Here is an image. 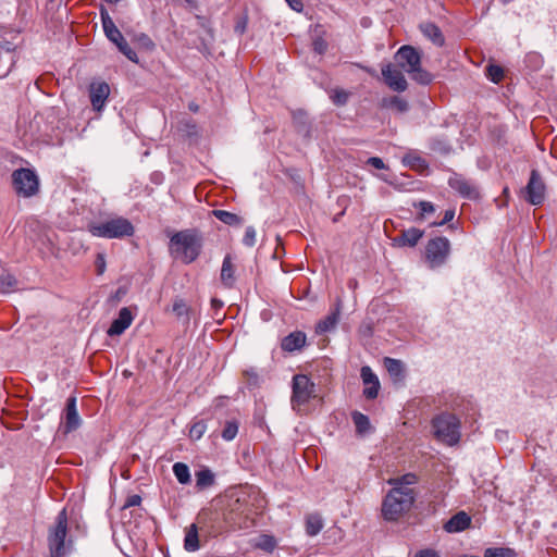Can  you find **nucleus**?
Masks as SVG:
<instances>
[{
	"instance_id": "nucleus-25",
	"label": "nucleus",
	"mask_w": 557,
	"mask_h": 557,
	"mask_svg": "<svg viewBox=\"0 0 557 557\" xmlns=\"http://www.w3.org/2000/svg\"><path fill=\"white\" fill-rule=\"evenodd\" d=\"M199 524L191 523L186 530L185 539H184V548L187 552H196L200 548L199 544Z\"/></svg>"
},
{
	"instance_id": "nucleus-42",
	"label": "nucleus",
	"mask_w": 557,
	"mask_h": 557,
	"mask_svg": "<svg viewBox=\"0 0 557 557\" xmlns=\"http://www.w3.org/2000/svg\"><path fill=\"white\" fill-rule=\"evenodd\" d=\"M207 430V424L203 420L194 422L189 429V437L194 441H198L202 437Z\"/></svg>"
},
{
	"instance_id": "nucleus-1",
	"label": "nucleus",
	"mask_w": 557,
	"mask_h": 557,
	"mask_svg": "<svg viewBox=\"0 0 557 557\" xmlns=\"http://www.w3.org/2000/svg\"><path fill=\"white\" fill-rule=\"evenodd\" d=\"M201 250L202 236L196 228L178 231L170 237V255L184 264L193 263L200 256Z\"/></svg>"
},
{
	"instance_id": "nucleus-12",
	"label": "nucleus",
	"mask_w": 557,
	"mask_h": 557,
	"mask_svg": "<svg viewBox=\"0 0 557 557\" xmlns=\"http://www.w3.org/2000/svg\"><path fill=\"white\" fill-rule=\"evenodd\" d=\"M545 190L546 187L539 171L533 169L525 186V200L533 206H540L545 200Z\"/></svg>"
},
{
	"instance_id": "nucleus-20",
	"label": "nucleus",
	"mask_w": 557,
	"mask_h": 557,
	"mask_svg": "<svg viewBox=\"0 0 557 557\" xmlns=\"http://www.w3.org/2000/svg\"><path fill=\"white\" fill-rule=\"evenodd\" d=\"M100 17L106 37L114 45H116L119 41H122L124 36L116 27L113 20L110 17L108 11L103 8L100 10Z\"/></svg>"
},
{
	"instance_id": "nucleus-49",
	"label": "nucleus",
	"mask_w": 557,
	"mask_h": 557,
	"mask_svg": "<svg viewBox=\"0 0 557 557\" xmlns=\"http://www.w3.org/2000/svg\"><path fill=\"white\" fill-rule=\"evenodd\" d=\"M360 375L364 385H369L379 381L376 374L369 366H363L360 370Z\"/></svg>"
},
{
	"instance_id": "nucleus-19",
	"label": "nucleus",
	"mask_w": 557,
	"mask_h": 557,
	"mask_svg": "<svg viewBox=\"0 0 557 557\" xmlns=\"http://www.w3.org/2000/svg\"><path fill=\"white\" fill-rule=\"evenodd\" d=\"M306 344V333L302 331H294L282 338L281 348L286 352H295L301 350Z\"/></svg>"
},
{
	"instance_id": "nucleus-7",
	"label": "nucleus",
	"mask_w": 557,
	"mask_h": 557,
	"mask_svg": "<svg viewBox=\"0 0 557 557\" xmlns=\"http://www.w3.org/2000/svg\"><path fill=\"white\" fill-rule=\"evenodd\" d=\"M66 533L67 513L66 508H63L58 516L57 524L49 531L48 544L50 557H65L66 550L64 546V541Z\"/></svg>"
},
{
	"instance_id": "nucleus-15",
	"label": "nucleus",
	"mask_w": 557,
	"mask_h": 557,
	"mask_svg": "<svg viewBox=\"0 0 557 557\" xmlns=\"http://www.w3.org/2000/svg\"><path fill=\"white\" fill-rule=\"evenodd\" d=\"M343 307V301L338 297L336 298V301L334 304V307L332 308L331 312L322 320H320L315 325V333L317 334H324L327 332L333 331L341 318V311Z\"/></svg>"
},
{
	"instance_id": "nucleus-11",
	"label": "nucleus",
	"mask_w": 557,
	"mask_h": 557,
	"mask_svg": "<svg viewBox=\"0 0 557 557\" xmlns=\"http://www.w3.org/2000/svg\"><path fill=\"white\" fill-rule=\"evenodd\" d=\"M221 507L223 509L225 530H237L244 528V524L246 523V515L239 499L230 502L226 505H221Z\"/></svg>"
},
{
	"instance_id": "nucleus-53",
	"label": "nucleus",
	"mask_w": 557,
	"mask_h": 557,
	"mask_svg": "<svg viewBox=\"0 0 557 557\" xmlns=\"http://www.w3.org/2000/svg\"><path fill=\"white\" fill-rule=\"evenodd\" d=\"M454 218H455V210L454 209H448V210L445 211L444 216H443V219L441 221L432 222L430 225L431 226H443L446 223L453 221Z\"/></svg>"
},
{
	"instance_id": "nucleus-64",
	"label": "nucleus",
	"mask_w": 557,
	"mask_h": 557,
	"mask_svg": "<svg viewBox=\"0 0 557 557\" xmlns=\"http://www.w3.org/2000/svg\"><path fill=\"white\" fill-rule=\"evenodd\" d=\"M412 164H423L425 165V161L421 157H413L411 159Z\"/></svg>"
},
{
	"instance_id": "nucleus-27",
	"label": "nucleus",
	"mask_w": 557,
	"mask_h": 557,
	"mask_svg": "<svg viewBox=\"0 0 557 557\" xmlns=\"http://www.w3.org/2000/svg\"><path fill=\"white\" fill-rule=\"evenodd\" d=\"M211 213L219 221L230 226H240L244 222L243 218L226 210L215 209Z\"/></svg>"
},
{
	"instance_id": "nucleus-2",
	"label": "nucleus",
	"mask_w": 557,
	"mask_h": 557,
	"mask_svg": "<svg viewBox=\"0 0 557 557\" xmlns=\"http://www.w3.org/2000/svg\"><path fill=\"white\" fill-rule=\"evenodd\" d=\"M417 493L411 487H392L383 498L381 512L385 521L395 522L409 512L416 502Z\"/></svg>"
},
{
	"instance_id": "nucleus-33",
	"label": "nucleus",
	"mask_w": 557,
	"mask_h": 557,
	"mask_svg": "<svg viewBox=\"0 0 557 557\" xmlns=\"http://www.w3.org/2000/svg\"><path fill=\"white\" fill-rule=\"evenodd\" d=\"M14 54L9 49L0 51V76H7L14 65Z\"/></svg>"
},
{
	"instance_id": "nucleus-55",
	"label": "nucleus",
	"mask_w": 557,
	"mask_h": 557,
	"mask_svg": "<svg viewBox=\"0 0 557 557\" xmlns=\"http://www.w3.org/2000/svg\"><path fill=\"white\" fill-rule=\"evenodd\" d=\"M140 503H141L140 495L133 494V495L127 496V498H126V500L124 503L123 508H129V507L139 506Z\"/></svg>"
},
{
	"instance_id": "nucleus-17",
	"label": "nucleus",
	"mask_w": 557,
	"mask_h": 557,
	"mask_svg": "<svg viewBox=\"0 0 557 557\" xmlns=\"http://www.w3.org/2000/svg\"><path fill=\"white\" fill-rule=\"evenodd\" d=\"M133 319V314L127 307L120 309L117 318L112 321L107 334L111 337L123 334L132 324Z\"/></svg>"
},
{
	"instance_id": "nucleus-24",
	"label": "nucleus",
	"mask_w": 557,
	"mask_h": 557,
	"mask_svg": "<svg viewBox=\"0 0 557 557\" xmlns=\"http://www.w3.org/2000/svg\"><path fill=\"white\" fill-rule=\"evenodd\" d=\"M420 30L435 46H437V47L444 46V44H445L444 35H443L441 28L436 24H434L432 22L423 23L420 25Z\"/></svg>"
},
{
	"instance_id": "nucleus-29",
	"label": "nucleus",
	"mask_w": 557,
	"mask_h": 557,
	"mask_svg": "<svg viewBox=\"0 0 557 557\" xmlns=\"http://www.w3.org/2000/svg\"><path fill=\"white\" fill-rule=\"evenodd\" d=\"M382 106L387 109L395 110L398 113H405L409 110V103L406 99L398 96L383 98Z\"/></svg>"
},
{
	"instance_id": "nucleus-58",
	"label": "nucleus",
	"mask_w": 557,
	"mask_h": 557,
	"mask_svg": "<svg viewBox=\"0 0 557 557\" xmlns=\"http://www.w3.org/2000/svg\"><path fill=\"white\" fill-rule=\"evenodd\" d=\"M313 49L317 53L323 54L327 49V44L323 39H317L313 41Z\"/></svg>"
},
{
	"instance_id": "nucleus-10",
	"label": "nucleus",
	"mask_w": 557,
	"mask_h": 557,
	"mask_svg": "<svg viewBox=\"0 0 557 557\" xmlns=\"http://www.w3.org/2000/svg\"><path fill=\"white\" fill-rule=\"evenodd\" d=\"M394 59L398 67L410 74L421 65L422 55L417 48L405 45L396 51Z\"/></svg>"
},
{
	"instance_id": "nucleus-59",
	"label": "nucleus",
	"mask_w": 557,
	"mask_h": 557,
	"mask_svg": "<svg viewBox=\"0 0 557 557\" xmlns=\"http://www.w3.org/2000/svg\"><path fill=\"white\" fill-rule=\"evenodd\" d=\"M285 1L296 12H301L304 10V3L301 0H285Z\"/></svg>"
},
{
	"instance_id": "nucleus-4",
	"label": "nucleus",
	"mask_w": 557,
	"mask_h": 557,
	"mask_svg": "<svg viewBox=\"0 0 557 557\" xmlns=\"http://www.w3.org/2000/svg\"><path fill=\"white\" fill-rule=\"evenodd\" d=\"M434 435L441 442L453 446L460 440V421L451 413H442L432 420Z\"/></svg>"
},
{
	"instance_id": "nucleus-39",
	"label": "nucleus",
	"mask_w": 557,
	"mask_h": 557,
	"mask_svg": "<svg viewBox=\"0 0 557 557\" xmlns=\"http://www.w3.org/2000/svg\"><path fill=\"white\" fill-rule=\"evenodd\" d=\"M276 540L273 535L262 534L258 537L255 547L267 553H272L276 547Z\"/></svg>"
},
{
	"instance_id": "nucleus-38",
	"label": "nucleus",
	"mask_w": 557,
	"mask_h": 557,
	"mask_svg": "<svg viewBox=\"0 0 557 557\" xmlns=\"http://www.w3.org/2000/svg\"><path fill=\"white\" fill-rule=\"evenodd\" d=\"M429 148L432 151L437 152L443 156H446V154L450 153V151H451L450 144L445 138H438V137L431 138L429 140Z\"/></svg>"
},
{
	"instance_id": "nucleus-56",
	"label": "nucleus",
	"mask_w": 557,
	"mask_h": 557,
	"mask_svg": "<svg viewBox=\"0 0 557 557\" xmlns=\"http://www.w3.org/2000/svg\"><path fill=\"white\" fill-rule=\"evenodd\" d=\"M366 163L377 170H384L387 168L384 161L379 157H370Z\"/></svg>"
},
{
	"instance_id": "nucleus-50",
	"label": "nucleus",
	"mask_w": 557,
	"mask_h": 557,
	"mask_svg": "<svg viewBox=\"0 0 557 557\" xmlns=\"http://www.w3.org/2000/svg\"><path fill=\"white\" fill-rule=\"evenodd\" d=\"M256 230L253 226H247L244 237H243V244L247 247H253L256 245Z\"/></svg>"
},
{
	"instance_id": "nucleus-57",
	"label": "nucleus",
	"mask_w": 557,
	"mask_h": 557,
	"mask_svg": "<svg viewBox=\"0 0 557 557\" xmlns=\"http://www.w3.org/2000/svg\"><path fill=\"white\" fill-rule=\"evenodd\" d=\"M414 557H441L440 554L432 548L420 549L414 554Z\"/></svg>"
},
{
	"instance_id": "nucleus-30",
	"label": "nucleus",
	"mask_w": 557,
	"mask_h": 557,
	"mask_svg": "<svg viewBox=\"0 0 557 557\" xmlns=\"http://www.w3.org/2000/svg\"><path fill=\"white\" fill-rule=\"evenodd\" d=\"M323 528V521L320 515L311 513L306 518V533L309 536H315Z\"/></svg>"
},
{
	"instance_id": "nucleus-9",
	"label": "nucleus",
	"mask_w": 557,
	"mask_h": 557,
	"mask_svg": "<svg viewBox=\"0 0 557 557\" xmlns=\"http://www.w3.org/2000/svg\"><path fill=\"white\" fill-rule=\"evenodd\" d=\"M315 384L306 374L293 376L290 403L293 409L307 405L310 399L317 396Z\"/></svg>"
},
{
	"instance_id": "nucleus-60",
	"label": "nucleus",
	"mask_w": 557,
	"mask_h": 557,
	"mask_svg": "<svg viewBox=\"0 0 557 557\" xmlns=\"http://www.w3.org/2000/svg\"><path fill=\"white\" fill-rule=\"evenodd\" d=\"M246 20H242V21H238L235 25V32L236 33H239V34H243L246 29Z\"/></svg>"
},
{
	"instance_id": "nucleus-6",
	"label": "nucleus",
	"mask_w": 557,
	"mask_h": 557,
	"mask_svg": "<svg viewBox=\"0 0 557 557\" xmlns=\"http://www.w3.org/2000/svg\"><path fill=\"white\" fill-rule=\"evenodd\" d=\"M197 523L199 524L200 531L205 532L210 536H216L225 530L223 509L221 505H211L208 508H203L197 515Z\"/></svg>"
},
{
	"instance_id": "nucleus-26",
	"label": "nucleus",
	"mask_w": 557,
	"mask_h": 557,
	"mask_svg": "<svg viewBox=\"0 0 557 557\" xmlns=\"http://www.w3.org/2000/svg\"><path fill=\"white\" fill-rule=\"evenodd\" d=\"M70 433V398L66 399L64 404V408L61 416V423L55 434V440H66L67 434Z\"/></svg>"
},
{
	"instance_id": "nucleus-61",
	"label": "nucleus",
	"mask_w": 557,
	"mask_h": 557,
	"mask_svg": "<svg viewBox=\"0 0 557 557\" xmlns=\"http://www.w3.org/2000/svg\"><path fill=\"white\" fill-rule=\"evenodd\" d=\"M211 305H212V307H213L214 309H220V308H222V307H223V305H224V304H223V301H222V300L216 299V298H213V299L211 300Z\"/></svg>"
},
{
	"instance_id": "nucleus-41",
	"label": "nucleus",
	"mask_w": 557,
	"mask_h": 557,
	"mask_svg": "<svg viewBox=\"0 0 557 557\" xmlns=\"http://www.w3.org/2000/svg\"><path fill=\"white\" fill-rule=\"evenodd\" d=\"M484 557H516L517 554L509 547H490L484 550Z\"/></svg>"
},
{
	"instance_id": "nucleus-22",
	"label": "nucleus",
	"mask_w": 557,
	"mask_h": 557,
	"mask_svg": "<svg viewBox=\"0 0 557 557\" xmlns=\"http://www.w3.org/2000/svg\"><path fill=\"white\" fill-rule=\"evenodd\" d=\"M384 366L394 383H401L406 377L403 361L394 358H384Z\"/></svg>"
},
{
	"instance_id": "nucleus-52",
	"label": "nucleus",
	"mask_w": 557,
	"mask_h": 557,
	"mask_svg": "<svg viewBox=\"0 0 557 557\" xmlns=\"http://www.w3.org/2000/svg\"><path fill=\"white\" fill-rule=\"evenodd\" d=\"M82 425V419L76 410V398L72 397V431Z\"/></svg>"
},
{
	"instance_id": "nucleus-8",
	"label": "nucleus",
	"mask_w": 557,
	"mask_h": 557,
	"mask_svg": "<svg viewBox=\"0 0 557 557\" xmlns=\"http://www.w3.org/2000/svg\"><path fill=\"white\" fill-rule=\"evenodd\" d=\"M12 184L15 193L24 198L33 197L39 191V178L30 169L21 168L13 171Z\"/></svg>"
},
{
	"instance_id": "nucleus-28",
	"label": "nucleus",
	"mask_w": 557,
	"mask_h": 557,
	"mask_svg": "<svg viewBox=\"0 0 557 557\" xmlns=\"http://www.w3.org/2000/svg\"><path fill=\"white\" fill-rule=\"evenodd\" d=\"M214 482V474L209 468H202L196 472V487L198 490H206L212 486Z\"/></svg>"
},
{
	"instance_id": "nucleus-37",
	"label": "nucleus",
	"mask_w": 557,
	"mask_h": 557,
	"mask_svg": "<svg viewBox=\"0 0 557 557\" xmlns=\"http://www.w3.org/2000/svg\"><path fill=\"white\" fill-rule=\"evenodd\" d=\"M408 75L417 84L423 85V86L430 85L434 79L433 74H431L426 70L422 69L421 65L418 66L414 71H412V73H410Z\"/></svg>"
},
{
	"instance_id": "nucleus-44",
	"label": "nucleus",
	"mask_w": 557,
	"mask_h": 557,
	"mask_svg": "<svg viewBox=\"0 0 557 557\" xmlns=\"http://www.w3.org/2000/svg\"><path fill=\"white\" fill-rule=\"evenodd\" d=\"M237 432H238V422L236 420L227 421L222 431V437L225 441H232L236 437Z\"/></svg>"
},
{
	"instance_id": "nucleus-48",
	"label": "nucleus",
	"mask_w": 557,
	"mask_h": 557,
	"mask_svg": "<svg viewBox=\"0 0 557 557\" xmlns=\"http://www.w3.org/2000/svg\"><path fill=\"white\" fill-rule=\"evenodd\" d=\"M244 375L247 379V384L250 387H258L260 385L261 380H260L257 369H255V368L247 369L244 371Z\"/></svg>"
},
{
	"instance_id": "nucleus-46",
	"label": "nucleus",
	"mask_w": 557,
	"mask_h": 557,
	"mask_svg": "<svg viewBox=\"0 0 557 557\" xmlns=\"http://www.w3.org/2000/svg\"><path fill=\"white\" fill-rule=\"evenodd\" d=\"M486 75L493 83H499L504 77V70L496 64H490L486 67Z\"/></svg>"
},
{
	"instance_id": "nucleus-16",
	"label": "nucleus",
	"mask_w": 557,
	"mask_h": 557,
	"mask_svg": "<svg viewBox=\"0 0 557 557\" xmlns=\"http://www.w3.org/2000/svg\"><path fill=\"white\" fill-rule=\"evenodd\" d=\"M448 185L463 198L472 199L478 196L475 187L460 174L454 173L448 180Z\"/></svg>"
},
{
	"instance_id": "nucleus-13",
	"label": "nucleus",
	"mask_w": 557,
	"mask_h": 557,
	"mask_svg": "<svg viewBox=\"0 0 557 557\" xmlns=\"http://www.w3.org/2000/svg\"><path fill=\"white\" fill-rule=\"evenodd\" d=\"M381 72L384 83L388 86L389 89L396 92H403L407 90L408 83L400 67L397 69L392 63H386L382 66Z\"/></svg>"
},
{
	"instance_id": "nucleus-63",
	"label": "nucleus",
	"mask_w": 557,
	"mask_h": 557,
	"mask_svg": "<svg viewBox=\"0 0 557 557\" xmlns=\"http://www.w3.org/2000/svg\"><path fill=\"white\" fill-rule=\"evenodd\" d=\"M186 5L189 7L190 9H197L198 7V2L197 0H184Z\"/></svg>"
},
{
	"instance_id": "nucleus-3",
	"label": "nucleus",
	"mask_w": 557,
	"mask_h": 557,
	"mask_svg": "<svg viewBox=\"0 0 557 557\" xmlns=\"http://www.w3.org/2000/svg\"><path fill=\"white\" fill-rule=\"evenodd\" d=\"M89 232L102 238H125L134 235L135 228L132 222L123 216H115L104 222L91 224Z\"/></svg>"
},
{
	"instance_id": "nucleus-21",
	"label": "nucleus",
	"mask_w": 557,
	"mask_h": 557,
	"mask_svg": "<svg viewBox=\"0 0 557 557\" xmlns=\"http://www.w3.org/2000/svg\"><path fill=\"white\" fill-rule=\"evenodd\" d=\"M471 524V517L466 511L455 513L444 524V530L448 533H458L468 529Z\"/></svg>"
},
{
	"instance_id": "nucleus-36",
	"label": "nucleus",
	"mask_w": 557,
	"mask_h": 557,
	"mask_svg": "<svg viewBox=\"0 0 557 557\" xmlns=\"http://www.w3.org/2000/svg\"><path fill=\"white\" fill-rule=\"evenodd\" d=\"M387 483L389 485H392L393 487H397V486L409 487L410 485L418 483V475L416 473L408 472L400 476L389 479L387 481Z\"/></svg>"
},
{
	"instance_id": "nucleus-54",
	"label": "nucleus",
	"mask_w": 557,
	"mask_h": 557,
	"mask_svg": "<svg viewBox=\"0 0 557 557\" xmlns=\"http://www.w3.org/2000/svg\"><path fill=\"white\" fill-rule=\"evenodd\" d=\"M95 267L98 275H102L106 271V259L102 253H98L95 260Z\"/></svg>"
},
{
	"instance_id": "nucleus-45",
	"label": "nucleus",
	"mask_w": 557,
	"mask_h": 557,
	"mask_svg": "<svg viewBox=\"0 0 557 557\" xmlns=\"http://www.w3.org/2000/svg\"><path fill=\"white\" fill-rule=\"evenodd\" d=\"M331 99L337 107L345 106L348 102L349 92L344 89L336 88L332 91Z\"/></svg>"
},
{
	"instance_id": "nucleus-40",
	"label": "nucleus",
	"mask_w": 557,
	"mask_h": 557,
	"mask_svg": "<svg viewBox=\"0 0 557 557\" xmlns=\"http://www.w3.org/2000/svg\"><path fill=\"white\" fill-rule=\"evenodd\" d=\"M412 206L420 210L419 214L416 218L417 222L423 221L426 218V215L435 212V207L430 201L421 200L419 202H413Z\"/></svg>"
},
{
	"instance_id": "nucleus-47",
	"label": "nucleus",
	"mask_w": 557,
	"mask_h": 557,
	"mask_svg": "<svg viewBox=\"0 0 557 557\" xmlns=\"http://www.w3.org/2000/svg\"><path fill=\"white\" fill-rule=\"evenodd\" d=\"M71 523H72V529L75 528V530L77 532V536H84L86 534L87 528H86L85 522L82 520V517L77 516L73 510H72Z\"/></svg>"
},
{
	"instance_id": "nucleus-31",
	"label": "nucleus",
	"mask_w": 557,
	"mask_h": 557,
	"mask_svg": "<svg viewBox=\"0 0 557 557\" xmlns=\"http://www.w3.org/2000/svg\"><path fill=\"white\" fill-rule=\"evenodd\" d=\"M17 280L15 276L7 271L0 273V294H9L15 290Z\"/></svg>"
},
{
	"instance_id": "nucleus-62",
	"label": "nucleus",
	"mask_w": 557,
	"mask_h": 557,
	"mask_svg": "<svg viewBox=\"0 0 557 557\" xmlns=\"http://www.w3.org/2000/svg\"><path fill=\"white\" fill-rule=\"evenodd\" d=\"M143 41L147 47L153 48V42L147 35H143Z\"/></svg>"
},
{
	"instance_id": "nucleus-23",
	"label": "nucleus",
	"mask_w": 557,
	"mask_h": 557,
	"mask_svg": "<svg viewBox=\"0 0 557 557\" xmlns=\"http://www.w3.org/2000/svg\"><path fill=\"white\" fill-rule=\"evenodd\" d=\"M221 283L226 288H233L236 282L235 277V267L232 262V257L226 255L222 262L221 274H220Z\"/></svg>"
},
{
	"instance_id": "nucleus-35",
	"label": "nucleus",
	"mask_w": 557,
	"mask_h": 557,
	"mask_svg": "<svg viewBox=\"0 0 557 557\" xmlns=\"http://www.w3.org/2000/svg\"><path fill=\"white\" fill-rule=\"evenodd\" d=\"M351 419L356 426L357 433L364 434L370 429V419L364 413L360 411H352Z\"/></svg>"
},
{
	"instance_id": "nucleus-14",
	"label": "nucleus",
	"mask_w": 557,
	"mask_h": 557,
	"mask_svg": "<svg viewBox=\"0 0 557 557\" xmlns=\"http://www.w3.org/2000/svg\"><path fill=\"white\" fill-rule=\"evenodd\" d=\"M110 95V86L106 82H92L89 85V99L92 109L101 112Z\"/></svg>"
},
{
	"instance_id": "nucleus-18",
	"label": "nucleus",
	"mask_w": 557,
	"mask_h": 557,
	"mask_svg": "<svg viewBox=\"0 0 557 557\" xmlns=\"http://www.w3.org/2000/svg\"><path fill=\"white\" fill-rule=\"evenodd\" d=\"M424 236V231L410 227L400 232V234L393 238V246L395 247H414L419 240Z\"/></svg>"
},
{
	"instance_id": "nucleus-43",
	"label": "nucleus",
	"mask_w": 557,
	"mask_h": 557,
	"mask_svg": "<svg viewBox=\"0 0 557 557\" xmlns=\"http://www.w3.org/2000/svg\"><path fill=\"white\" fill-rule=\"evenodd\" d=\"M116 48L119 49V51L124 54L129 61L134 62V63H137L138 62V57H137V53L135 52V50H133L128 42L125 40V38L122 40V41H119L116 45Z\"/></svg>"
},
{
	"instance_id": "nucleus-34",
	"label": "nucleus",
	"mask_w": 557,
	"mask_h": 557,
	"mask_svg": "<svg viewBox=\"0 0 557 557\" xmlns=\"http://www.w3.org/2000/svg\"><path fill=\"white\" fill-rule=\"evenodd\" d=\"M173 473L176 480L183 485L189 484L191 482L189 468L184 462H175L173 465Z\"/></svg>"
},
{
	"instance_id": "nucleus-51",
	"label": "nucleus",
	"mask_w": 557,
	"mask_h": 557,
	"mask_svg": "<svg viewBox=\"0 0 557 557\" xmlns=\"http://www.w3.org/2000/svg\"><path fill=\"white\" fill-rule=\"evenodd\" d=\"M379 391H380V381H377V382L374 381V383L366 385V387L363 388V396L367 399H375L379 395Z\"/></svg>"
},
{
	"instance_id": "nucleus-5",
	"label": "nucleus",
	"mask_w": 557,
	"mask_h": 557,
	"mask_svg": "<svg viewBox=\"0 0 557 557\" xmlns=\"http://www.w3.org/2000/svg\"><path fill=\"white\" fill-rule=\"evenodd\" d=\"M451 252V244L445 236L431 238L424 248V260L431 270L438 269L446 264Z\"/></svg>"
},
{
	"instance_id": "nucleus-32",
	"label": "nucleus",
	"mask_w": 557,
	"mask_h": 557,
	"mask_svg": "<svg viewBox=\"0 0 557 557\" xmlns=\"http://www.w3.org/2000/svg\"><path fill=\"white\" fill-rule=\"evenodd\" d=\"M172 311L185 324L189 323V307L187 306L184 299L176 298L173 302Z\"/></svg>"
}]
</instances>
